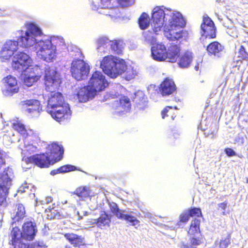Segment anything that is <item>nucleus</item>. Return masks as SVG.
Here are the masks:
<instances>
[{
  "label": "nucleus",
  "mask_w": 248,
  "mask_h": 248,
  "mask_svg": "<svg viewBox=\"0 0 248 248\" xmlns=\"http://www.w3.org/2000/svg\"><path fill=\"white\" fill-rule=\"evenodd\" d=\"M111 40L105 36L98 37L95 41L96 52L98 55L111 53Z\"/></svg>",
  "instance_id": "4468645a"
},
{
  "label": "nucleus",
  "mask_w": 248,
  "mask_h": 248,
  "mask_svg": "<svg viewBox=\"0 0 248 248\" xmlns=\"http://www.w3.org/2000/svg\"><path fill=\"white\" fill-rule=\"evenodd\" d=\"M10 237L11 244L14 248H28V244L23 242L25 239L23 238V233L18 227L13 228Z\"/></svg>",
  "instance_id": "2eb2a0df"
},
{
  "label": "nucleus",
  "mask_w": 248,
  "mask_h": 248,
  "mask_svg": "<svg viewBox=\"0 0 248 248\" xmlns=\"http://www.w3.org/2000/svg\"><path fill=\"white\" fill-rule=\"evenodd\" d=\"M31 62V60L28 55L20 52L13 57L12 67L14 71L19 73L25 71L31 72L34 69L30 65Z\"/></svg>",
  "instance_id": "1a4fd4ad"
},
{
  "label": "nucleus",
  "mask_w": 248,
  "mask_h": 248,
  "mask_svg": "<svg viewBox=\"0 0 248 248\" xmlns=\"http://www.w3.org/2000/svg\"><path fill=\"white\" fill-rule=\"evenodd\" d=\"M16 206L17 211L16 214L12 215L11 217L13 222H15L18 221L20 219L23 218L25 215V207L22 204H18Z\"/></svg>",
  "instance_id": "c756f323"
},
{
  "label": "nucleus",
  "mask_w": 248,
  "mask_h": 248,
  "mask_svg": "<svg viewBox=\"0 0 248 248\" xmlns=\"http://www.w3.org/2000/svg\"><path fill=\"white\" fill-rule=\"evenodd\" d=\"M34 68V70H32L31 72H21V75L23 76L24 83L28 87L32 86L40 78L39 73L35 72V71H37L38 70V67L35 66Z\"/></svg>",
  "instance_id": "aec40b11"
},
{
  "label": "nucleus",
  "mask_w": 248,
  "mask_h": 248,
  "mask_svg": "<svg viewBox=\"0 0 248 248\" xmlns=\"http://www.w3.org/2000/svg\"><path fill=\"white\" fill-rule=\"evenodd\" d=\"M238 142H240L241 144H243L244 142V139L243 137L240 138L239 136L238 137Z\"/></svg>",
  "instance_id": "13d9d810"
},
{
  "label": "nucleus",
  "mask_w": 248,
  "mask_h": 248,
  "mask_svg": "<svg viewBox=\"0 0 248 248\" xmlns=\"http://www.w3.org/2000/svg\"><path fill=\"white\" fill-rule=\"evenodd\" d=\"M108 85L105 76L99 71L94 72L89 82V85L95 93L104 90Z\"/></svg>",
  "instance_id": "f8f14e48"
},
{
  "label": "nucleus",
  "mask_w": 248,
  "mask_h": 248,
  "mask_svg": "<svg viewBox=\"0 0 248 248\" xmlns=\"http://www.w3.org/2000/svg\"><path fill=\"white\" fill-rule=\"evenodd\" d=\"M179 135V133L178 132H174L173 134V136L175 139H176L177 138V136Z\"/></svg>",
  "instance_id": "052dcab7"
},
{
  "label": "nucleus",
  "mask_w": 248,
  "mask_h": 248,
  "mask_svg": "<svg viewBox=\"0 0 248 248\" xmlns=\"http://www.w3.org/2000/svg\"><path fill=\"white\" fill-rule=\"evenodd\" d=\"M224 49V46L218 42L210 43L206 47V50L209 56L217 58L221 57Z\"/></svg>",
  "instance_id": "4be33fe9"
},
{
  "label": "nucleus",
  "mask_w": 248,
  "mask_h": 248,
  "mask_svg": "<svg viewBox=\"0 0 248 248\" xmlns=\"http://www.w3.org/2000/svg\"><path fill=\"white\" fill-rule=\"evenodd\" d=\"M65 238L75 247H80L85 245V240L81 235L73 233H67L64 234Z\"/></svg>",
  "instance_id": "b1692460"
},
{
  "label": "nucleus",
  "mask_w": 248,
  "mask_h": 248,
  "mask_svg": "<svg viewBox=\"0 0 248 248\" xmlns=\"http://www.w3.org/2000/svg\"><path fill=\"white\" fill-rule=\"evenodd\" d=\"M124 43L120 40H111L110 47L111 52L117 54H120L123 52L124 47Z\"/></svg>",
  "instance_id": "c85d7f7f"
},
{
  "label": "nucleus",
  "mask_w": 248,
  "mask_h": 248,
  "mask_svg": "<svg viewBox=\"0 0 248 248\" xmlns=\"http://www.w3.org/2000/svg\"><path fill=\"white\" fill-rule=\"evenodd\" d=\"M183 248H194L192 246H188V245H184L183 246Z\"/></svg>",
  "instance_id": "bf43d9fd"
},
{
  "label": "nucleus",
  "mask_w": 248,
  "mask_h": 248,
  "mask_svg": "<svg viewBox=\"0 0 248 248\" xmlns=\"http://www.w3.org/2000/svg\"><path fill=\"white\" fill-rule=\"evenodd\" d=\"M26 28V31H21L20 43L24 47L34 45L38 57L46 62H52L56 59L57 54L56 45L65 46L62 37L43 36L41 29L34 23H27Z\"/></svg>",
  "instance_id": "f257e3e1"
},
{
  "label": "nucleus",
  "mask_w": 248,
  "mask_h": 248,
  "mask_svg": "<svg viewBox=\"0 0 248 248\" xmlns=\"http://www.w3.org/2000/svg\"><path fill=\"white\" fill-rule=\"evenodd\" d=\"M176 86L173 81L166 78L162 82L160 87V92L163 96L169 95L175 91Z\"/></svg>",
  "instance_id": "412c9836"
},
{
  "label": "nucleus",
  "mask_w": 248,
  "mask_h": 248,
  "mask_svg": "<svg viewBox=\"0 0 248 248\" xmlns=\"http://www.w3.org/2000/svg\"><path fill=\"white\" fill-rule=\"evenodd\" d=\"M143 213L144 214V217H147V218L151 219L153 218V215L151 213H150L148 212H145V211H143Z\"/></svg>",
  "instance_id": "5fc2aeb1"
},
{
  "label": "nucleus",
  "mask_w": 248,
  "mask_h": 248,
  "mask_svg": "<svg viewBox=\"0 0 248 248\" xmlns=\"http://www.w3.org/2000/svg\"><path fill=\"white\" fill-rule=\"evenodd\" d=\"M195 69L196 70V71H198L199 70V64H197L196 65H195Z\"/></svg>",
  "instance_id": "680f3d73"
},
{
  "label": "nucleus",
  "mask_w": 248,
  "mask_h": 248,
  "mask_svg": "<svg viewBox=\"0 0 248 248\" xmlns=\"http://www.w3.org/2000/svg\"><path fill=\"white\" fill-rule=\"evenodd\" d=\"M201 35L205 38H214L216 36V27L215 26H206L201 25Z\"/></svg>",
  "instance_id": "cd10ccee"
},
{
  "label": "nucleus",
  "mask_w": 248,
  "mask_h": 248,
  "mask_svg": "<svg viewBox=\"0 0 248 248\" xmlns=\"http://www.w3.org/2000/svg\"><path fill=\"white\" fill-rule=\"evenodd\" d=\"M189 217L188 212H183L180 216V222H186L188 220Z\"/></svg>",
  "instance_id": "49530a36"
},
{
  "label": "nucleus",
  "mask_w": 248,
  "mask_h": 248,
  "mask_svg": "<svg viewBox=\"0 0 248 248\" xmlns=\"http://www.w3.org/2000/svg\"><path fill=\"white\" fill-rule=\"evenodd\" d=\"M74 193L82 200L85 198L88 197L90 195L89 190L86 187H80L78 188Z\"/></svg>",
  "instance_id": "c9c22d12"
},
{
  "label": "nucleus",
  "mask_w": 248,
  "mask_h": 248,
  "mask_svg": "<svg viewBox=\"0 0 248 248\" xmlns=\"http://www.w3.org/2000/svg\"><path fill=\"white\" fill-rule=\"evenodd\" d=\"M78 215L79 216V217L80 218H81V217H81V216H80L79 213V212H78Z\"/></svg>",
  "instance_id": "e2e57ef3"
},
{
  "label": "nucleus",
  "mask_w": 248,
  "mask_h": 248,
  "mask_svg": "<svg viewBox=\"0 0 248 248\" xmlns=\"http://www.w3.org/2000/svg\"><path fill=\"white\" fill-rule=\"evenodd\" d=\"M96 94L90 86L88 85L80 88L77 95L79 102L84 103L92 99Z\"/></svg>",
  "instance_id": "6ab92c4d"
},
{
  "label": "nucleus",
  "mask_w": 248,
  "mask_h": 248,
  "mask_svg": "<svg viewBox=\"0 0 248 248\" xmlns=\"http://www.w3.org/2000/svg\"><path fill=\"white\" fill-rule=\"evenodd\" d=\"M100 68L112 78L123 74V77L126 80H130L134 78L139 73V68L137 66L127 65L124 60L111 55L104 57L100 62Z\"/></svg>",
  "instance_id": "7ed1b4c3"
},
{
  "label": "nucleus",
  "mask_w": 248,
  "mask_h": 248,
  "mask_svg": "<svg viewBox=\"0 0 248 248\" xmlns=\"http://www.w3.org/2000/svg\"><path fill=\"white\" fill-rule=\"evenodd\" d=\"M5 88L3 90V93L6 96H12L14 93L18 92L19 88L17 86L16 78L10 75L3 79Z\"/></svg>",
  "instance_id": "dca6fc26"
},
{
  "label": "nucleus",
  "mask_w": 248,
  "mask_h": 248,
  "mask_svg": "<svg viewBox=\"0 0 248 248\" xmlns=\"http://www.w3.org/2000/svg\"><path fill=\"white\" fill-rule=\"evenodd\" d=\"M65 248H71L70 247H66Z\"/></svg>",
  "instance_id": "0e129e2a"
},
{
  "label": "nucleus",
  "mask_w": 248,
  "mask_h": 248,
  "mask_svg": "<svg viewBox=\"0 0 248 248\" xmlns=\"http://www.w3.org/2000/svg\"><path fill=\"white\" fill-rule=\"evenodd\" d=\"M109 205L111 212L117 218L130 223V224L133 226L139 225L140 221L137 218V217L140 215L139 213L120 210L117 204L113 202H109Z\"/></svg>",
  "instance_id": "9d476101"
},
{
  "label": "nucleus",
  "mask_w": 248,
  "mask_h": 248,
  "mask_svg": "<svg viewBox=\"0 0 248 248\" xmlns=\"http://www.w3.org/2000/svg\"><path fill=\"white\" fill-rule=\"evenodd\" d=\"M63 152L64 150L62 146L58 145L57 143H53L47 146L45 153L36 154L30 157L24 156L22 161L26 164L33 163L41 168H47L61 160Z\"/></svg>",
  "instance_id": "20e7f679"
},
{
  "label": "nucleus",
  "mask_w": 248,
  "mask_h": 248,
  "mask_svg": "<svg viewBox=\"0 0 248 248\" xmlns=\"http://www.w3.org/2000/svg\"><path fill=\"white\" fill-rule=\"evenodd\" d=\"M98 13L101 14L108 16L112 18H113L119 16L120 11L118 8H116V7H114L110 8H107L103 11L100 10Z\"/></svg>",
  "instance_id": "2f4dec72"
},
{
  "label": "nucleus",
  "mask_w": 248,
  "mask_h": 248,
  "mask_svg": "<svg viewBox=\"0 0 248 248\" xmlns=\"http://www.w3.org/2000/svg\"><path fill=\"white\" fill-rule=\"evenodd\" d=\"M50 93V97L47 101L46 111L56 121L64 123L71 118V111L69 105L64 102L61 93Z\"/></svg>",
  "instance_id": "39448f33"
},
{
  "label": "nucleus",
  "mask_w": 248,
  "mask_h": 248,
  "mask_svg": "<svg viewBox=\"0 0 248 248\" xmlns=\"http://www.w3.org/2000/svg\"><path fill=\"white\" fill-rule=\"evenodd\" d=\"M13 170L12 168L7 167L2 173L0 174V186L9 188L12 184L13 177Z\"/></svg>",
  "instance_id": "5701e85b"
},
{
  "label": "nucleus",
  "mask_w": 248,
  "mask_h": 248,
  "mask_svg": "<svg viewBox=\"0 0 248 248\" xmlns=\"http://www.w3.org/2000/svg\"><path fill=\"white\" fill-rule=\"evenodd\" d=\"M192 59V53L187 51L181 55L178 64L181 68H187L190 65Z\"/></svg>",
  "instance_id": "a878e982"
},
{
  "label": "nucleus",
  "mask_w": 248,
  "mask_h": 248,
  "mask_svg": "<svg viewBox=\"0 0 248 248\" xmlns=\"http://www.w3.org/2000/svg\"><path fill=\"white\" fill-rule=\"evenodd\" d=\"M37 147L32 144H28L25 146L24 151H26L29 154H32L36 151Z\"/></svg>",
  "instance_id": "a18cd8bd"
},
{
  "label": "nucleus",
  "mask_w": 248,
  "mask_h": 248,
  "mask_svg": "<svg viewBox=\"0 0 248 248\" xmlns=\"http://www.w3.org/2000/svg\"><path fill=\"white\" fill-rule=\"evenodd\" d=\"M8 188L0 186V205L4 204L8 193Z\"/></svg>",
  "instance_id": "4c0bfd02"
},
{
  "label": "nucleus",
  "mask_w": 248,
  "mask_h": 248,
  "mask_svg": "<svg viewBox=\"0 0 248 248\" xmlns=\"http://www.w3.org/2000/svg\"><path fill=\"white\" fill-rule=\"evenodd\" d=\"M238 57L243 60H248V52L244 45H241L238 49Z\"/></svg>",
  "instance_id": "ea45409f"
},
{
  "label": "nucleus",
  "mask_w": 248,
  "mask_h": 248,
  "mask_svg": "<svg viewBox=\"0 0 248 248\" xmlns=\"http://www.w3.org/2000/svg\"><path fill=\"white\" fill-rule=\"evenodd\" d=\"M187 212L190 217L196 216L199 217L202 216L201 210L199 208L194 207L189 209Z\"/></svg>",
  "instance_id": "a19ab883"
},
{
  "label": "nucleus",
  "mask_w": 248,
  "mask_h": 248,
  "mask_svg": "<svg viewBox=\"0 0 248 248\" xmlns=\"http://www.w3.org/2000/svg\"><path fill=\"white\" fill-rule=\"evenodd\" d=\"M37 232L36 224L31 221L25 222L22 226L23 238L25 240H32Z\"/></svg>",
  "instance_id": "a211bd4d"
},
{
  "label": "nucleus",
  "mask_w": 248,
  "mask_h": 248,
  "mask_svg": "<svg viewBox=\"0 0 248 248\" xmlns=\"http://www.w3.org/2000/svg\"><path fill=\"white\" fill-rule=\"evenodd\" d=\"M201 25L206 26H215L213 21L209 17H204L203 19V22Z\"/></svg>",
  "instance_id": "de8ad7c7"
},
{
  "label": "nucleus",
  "mask_w": 248,
  "mask_h": 248,
  "mask_svg": "<svg viewBox=\"0 0 248 248\" xmlns=\"http://www.w3.org/2000/svg\"><path fill=\"white\" fill-rule=\"evenodd\" d=\"M46 203H50L52 201V198L50 197H47L46 198Z\"/></svg>",
  "instance_id": "4d7b16f0"
},
{
  "label": "nucleus",
  "mask_w": 248,
  "mask_h": 248,
  "mask_svg": "<svg viewBox=\"0 0 248 248\" xmlns=\"http://www.w3.org/2000/svg\"><path fill=\"white\" fill-rule=\"evenodd\" d=\"M152 19L151 25L156 34H158L164 25V35L168 40H186L187 38V31L182 29L186 22L180 13L163 6H157L153 10Z\"/></svg>",
  "instance_id": "f03ea898"
},
{
  "label": "nucleus",
  "mask_w": 248,
  "mask_h": 248,
  "mask_svg": "<svg viewBox=\"0 0 248 248\" xmlns=\"http://www.w3.org/2000/svg\"><path fill=\"white\" fill-rule=\"evenodd\" d=\"M20 39V37L18 41L8 40L5 42L0 50V59L2 62L9 60L17 50L19 45L22 46Z\"/></svg>",
  "instance_id": "9b49d317"
},
{
  "label": "nucleus",
  "mask_w": 248,
  "mask_h": 248,
  "mask_svg": "<svg viewBox=\"0 0 248 248\" xmlns=\"http://www.w3.org/2000/svg\"><path fill=\"white\" fill-rule=\"evenodd\" d=\"M13 127L22 135L23 137H26L27 136L28 134L25 125L21 123L17 122L13 123Z\"/></svg>",
  "instance_id": "f704fd0d"
},
{
  "label": "nucleus",
  "mask_w": 248,
  "mask_h": 248,
  "mask_svg": "<svg viewBox=\"0 0 248 248\" xmlns=\"http://www.w3.org/2000/svg\"><path fill=\"white\" fill-rule=\"evenodd\" d=\"M180 51L178 46L174 43L170 44L167 49L161 43L153 46L151 48L152 58L157 61L175 62L178 57Z\"/></svg>",
  "instance_id": "423d86ee"
},
{
  "label": "nucleus",
  "mask_w": 248,
  "mask_h": 248,
  "mask_svg": "<svg viewBox=\"0 0 248 248\" xmlns=\"http://www.w3.org/2000/svg\"><path fill=\"white\" fill-rule=\"evenodd\" d=\"M100 4L97 5L95 4L94 1H93L91 4V8L93 10H97L98 12L100 10L103 11L107 8H110L114 7H117V3L116 0H100Z\"/></svg>",
  "instance_id": "393cba45"
},
{
  "label": "nucleus",
  "mask_w": 248,
  "mask_h": 248,
  "mask_svg": "<svg viewBox=\"0 0 248 248\" xmlns=\"http://www.w3.org/2000/svg\"><path fill=\"white\" fill-rule=\"evenodd\" d=\"M44 80L46 90L49 92H54L61 83L60 73L54 67H46Z\"/></svg>",
  "instance_id": "6e6552de"
},
{
  "label": "nucleus",
  "mask_w": 248,
  "mask_h": 248,
  "mask_svg": "<svg viewBox=\"0 0 248 248\" xmlns=\"http://www.w3.org/2000/svg\"><path fill=\"white\" fill-rule=\"evenodd\" d=\"M23 111L32 117L39 116L42 108L40 103L38 100L30 99L22 101L20 102Z\"/></svg>",
  "instance_id": "ddd939ff"
},
{
  "label": "nucleus",
  "mask_w": 248,
  "mask_h": 248,
  "mask_svg": "<svg viewBox=\"0 0 248 248\" xmlns=\"http://www.w3.org/2000/svg\"><path fill=\"white\" fill-rule=\"evenodd\" d=\"M110 222V216L105 212H103L99 217L93 220V224H96L98 227L102 228L106 226H108Z\"/></svg>",
  "instance_id": "bb28decb"
},
{
  "label": "nucleus",
  "mask_w": 248,
  "mask_h": 248,
  "mask_svg": "<svg viewBox=\"0 0 248 248\" xmlns=\"http://www.w3.org/2000/svg\"><path fill=\"white\" fill-rule=\"evenodd\" d=\"M139 25L142 30L147 28L149 25V17L148 14L143 13L139 19Z\"/></svg>",
  "instance_id": "473e14b6"
},
{
  "label": "nucleus",
  "mask_w": 248,
  "mask_h": 248,
  "mask_svg": "<svg viewBox=\"0 0 248 248\" xmlns=\"http://www.w3.org/2000/svg\"><path fill=\"white\" fill-rule=\"evenodd\" d=\"M143 36L144 42L146 44L154 45L156 43V39L154 35V33L150 31H144Z\"/></svg>",
  "instance_id": "7c9ffc66"
},
{
  "label": "nucleus",
  "mask_w": 248,
  "mask_h": 248,
  "mask_svg": "<svg viewBox=\"0 0 248 248\" xmlns=\"http://www.w3.org/2000/svg\"><path fill=\"white\" fill-rule=\"evenodd\" d=\"M58 173H60V168H58V169L57 170H52L51 171L50 174L51 175H55Z\"/></svg>",
  "instance_id": "6e6d98bb"
},
{
  "label": "nucleus",
  "mask_w": 248,
  "mask_h": 248,
  "mask_svg": "<svg viewBox=\"0 0 248 248\" xmlns=\"http://www.w3.org/2000/svg\"><path fill=\"white\" fill-rule=\"evenodd\" d=\"M117 4H119L122 7H128L132 5L135 0H116Z\"/></svg>",
  "instance_id": "37998d69"
},
{
  "label": "nucleus",
  "mask_w": 248,
  "mask_h": 248,
  "mask_svg": "<svg viewBox=\"0 0 248 248\" xmlns=\"http://www.w3.org/2000/svg\"><path fill=\"white\" fill-rule=\"evenodd\" d=\"M225 152L229 156H232L235 155V152L231 148H226L225 149Z\"/></svg>",
  "instance_id": "603ef678"
},
{
  "label": "nucleus",
  "mask_w": 248,
  "mask_h": 248,
  "mask_svg": "<svg viewBox=\"0 0 248 248\" xmlns=\"http://www.w3.org/2000/svg\"><path fill=\"white\" fill-rule=\"evenodd\" d=\"M142 99L139 102L138 101V95L136 94L135 101L137 103V107L140 109H143L147 106L146 97H145L143 93L141 92L139 93Z\"/></svg>",
  "instance_id": "e433bc0d"
},
{
  "label": "nucleus",
  "mask_w": 248,
  "mask_h": 248,
  "mask_svg": "<svg viewBox=\"0 0 248 248\" xmlns=\"http://www.w3.org/2000/svg\"><path fill=\"white\" fill-rule=\"evenodd\" d=\"M114 113L119 115H123L129 112L131 108V103L129 99L126 97H122L119 101L115 103Z\"/></svg>",
  "instance_id": "f3484780"
},
{
  "label": "nucleus",
  "mask_w": 248,
  "mask_h": 248,
  "mask_svg": "<svg viewBox=\"0 0 248 248\" xmlns=\"http://www.w3.org/2000/svg\"><path fill=\"white\" fill-rule=\"evenodd\" d=\"M201 243L202 241L199 238H192L191 240V244L192 246H199Z\"/></svg>",
  "instance_id": "3c124183"
},
{
  "label": "nucleus",
  "mask_w": 248,
  "mask_h": 248,
  "mask_svg": "<svg viewBox=\"0 0 248 248\" xmlns=\"http://www.w3.org/2000/svg\"><path fill=\"white\" fill-rule=\"evenodd\" d=\"M201 221L199 219L195 218L191 222L188 233L190 235H193L200 232V224Z\"/></svg>",
  "instance_id": "72a5a7b5"
},
{
  "label": "nucleus",
  "mask_w": 248,
  "mask_h": 248,
  "mask_svg": "<svg viewBox=\"0 0 248 248\" xmlns=\"http://www.w3.org/2000/svg\"><path fill=\"white\" fill-rule=\"evenodd\" d=\"M59 168L60 173L73 171L76 170V167L75 166L71 165H64Z\"/></svg>",
  "instance_id": "79ce46f5"
},
{
  "label": "nucleus",
  "mask_w": 248,
  "mask_h": 248,
  "mask_svg": "<svg viewBox=\"0 0 248 248\" xmlns=\"http://www.w3.org/2000/svg\"><path fill=\"white\" fill-rule=\"evenodd\" d=\"M230 244V236L228 234L221 237L219 242V248H227Z\"/></svg>",
  "instance_id": "58836bf2"
},
{
  "label": "nucleus",
  "mask_w": 248,
  "mask_h": 248,
  "mask_svg": "<svg viewBox=\"0 0 248 248\" xmlns=\"http://www.w3.org/2000/svg\"><path fill=\"white\" fill-rule=\"evenodd\" d=\"M29 188V186L26 183L22 184L19 188L17 190V192L23 193L26 191V189H28Z\"/></svg>",
  "instance_id": "09e8293b"
},
{
  "label": "nucleus",
  "mask_w": 248,
  "mask_h": 248,
  "mask_svg": "<svg viewBox=\"0 0 248 248\" xmlns=\"http://www.w3.org/2000/svg\"><path fill=\"white\" fill-rule=\"evenodd\" d=\"M46 245L43 242H36L31 244V245H28V248H46Z\"/></svg>",
  "instance_id": "c03bdc74"
},
{
  "label": "nucleus",
  "mask_w": 248,
  "mask_h": 248,
  "mask_svg": "<svg viewBox=\"0 0 248 248\" xmlns=\"http://www.w3.org/2000/svg\"><path fill=\"white\" fill-rule=\"evenodd\" d=\"M72 51H74L76 54L75 56L78 58H75L71 63V72L72 77L77 80L85 79L87 78L89 72L90 66L81 58L83 57L81 51L76 46H72Z\"/></svg>",
  "instance_id": "0eeeda50"
},
{
  "label": "nucleus",
  "mask_w": 248,
  "mask_h": 248,
  "mask_svg": "<svg viewBox=\"0 0 248 248\" xmlns=\"http://www.w3.org/2000/svg\"><path fill=\"white\" fill-rule=\"evenodd\" d=\"M172 107H167L166 108H165L161 112V115H162V118L163 119H164L165 116H166V113L168 112L169 111V109H170Z\"/></svg>",
  "instance_id": "864d4df0"
},
{
  "label": "nucleus",
  "mask_w": 248,
  "mask_h": 248,
  "mask_svg": "<svg viewBox=\"0 0 248 248\" xmlns=\"http://www.w3.org/2000/svg\"><path fill=\"white\" fill-rule=\"evenodd\" d=\"M228 202L227 201H225L223 202L220 203L218 204V207L223 210L224 211L222 212L223 215H225V210L227 206Z\"/></svg>",
  "instance_id": "8fccbe9b"
}]
</instances>
